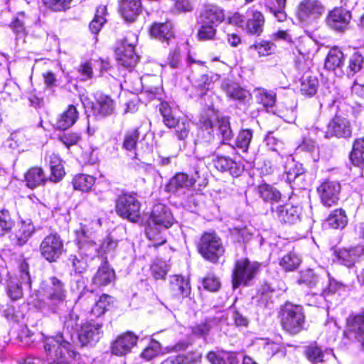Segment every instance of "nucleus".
I'll list each match as a JSON object with an SVG mask.
<instances>
[{
  "instance_id": "obj_1",
  "label": "nucleus",
  "mask_w": 364,
  "mask_h": 364,
  "mask_svg": "<svg viewBox=\"0 0 364 364\" xmlns=\"http://www.w3.org/2000/svg\"><path fill=\"white\" fill-rule=\"evenodd\" d=\"M78 316L73 312H70L65 317L63 321V328L62 332L56 336H43L44 343V350L48 353L53 352V348L58 344L64 347L65 350L70 357L74 359H80V355L73 347L71 342L73 340V336L77 332Z\"/></svg>"
},
{
  "instance_id": "obj_2",
  "label": "nucleus",
  "mask_w": 364,
  "mask_h": 364,
  "mask_svg": "<svg viewBox=\"0 0 364 364\" xmlns=\"http://www.w3.org/2000/svg\"><path fill=\"white\" fill-rule=\"evenodd\" d=\"M41 292L45 299L44 305L53 312H58L67 304L65 284L55 277L41 283Z\"/></svg>"
},
{
  "instance_id": "obj_3",
  "label": "nucleus",
  "mask_w": 364,
  "mask_h": 364,
  "mask_svg": "<svg viewBox=\"0 0 364 364\" xmlns=\"http://www.w3.org/2000/svg\"><path fill=\"white\" fill-rule=\"evenodd\" d=\"M193 168L195 176H189L183 172L176 173L166 184V191L173 193H183L186 190L192 188L197 179L204 177L205 163L203 160L198 159L193 165Z\"/></svg>"
},
{
  "instance_id": "obj_4",
  "label": "nucleus",
  "mask_w": 364,
  "mask_h": 364,
  "mask_svg": "<svg viewBox=\"0 0 364 364\" xmlns=\"http://www.w3.org/2000/svg\"><path fill=\"white\" fill-rule=\"evenodd\" d=\"M258 262H251L247 258L237 260L232 270V284L234 289L240 286H249L259 271Z\"/></svg>"
},
{
  "instance_id": "obj_5",
  "label": "nucleus",
  "mask_w": 364,
  "mask_h": 364,
  "mask_svg": "<svg viewBox=\"0 0 364 364\" xmlns=\"http://www.w3.org/2000/svg\"><path fill=\"white\" fill-rule=\"evenodd\" d=\"M305 322V315L303 307L287 303L282 309L281 324L282 328L291 334L300 332Z\"/></svg>"
},
{
  "instance_id": "obj_6",
  "label": "nucleus",
  "mask_w": 364,
  "mask_h": 364,
  "mask_svg": "<svg viewBox=\"0 0 364 364\" xmlns=\"http://www.w3.org/2000/svg\"><path fill=\"white\" fill-rule=\"evenodd\" d=\"M324 6L318 0H302L297 6L296 16L300 23L309 26L323 15Z\"/></svg>"
},
{
  "instance_id": "obj_7",
  "label": "nucleus",
  "mask_w": 364,
  "mask_h": 364,
  "mask_svg": "<svg viewBox=\"0 0 364 364\" xmlns=\"http://www.w3.org/2000/svg\"><path fill=\"white\" fill-rule=\"evenodd\" d=\"M31 280L28 272V265L23 262L20 265V272L18 276L14 278H9L6 285V294L9 298L14 301L23 298V287L31 288Z\"/></svg>"
},
{
  "instance_id": "obj_8",
  "label": "nucleus",
  "mask_w": 364,
  "mask_h": 364,
  "mask_svg": "<svg viewBox=\"0 0 364 364\" xmlns=\"http://www.w3.org/2000/svg\"><path fill=\"white\" fill-rule=\"evenodd\" d=\"M198 248L203 257L212 262H216L225 252L221 240L215 233H204Z\"/></svg>"
},
{
  "instance_id": "obj_9",
  "label": "nucleus",
  "mask_w": 364,
  "mask_h": 364,
  "mask_svg": "<svg viewBox=\"0 0 364 364\" xmlns=\"http://www.w3.org/2000/svg\"><path fill=\"white\" fill-rule=\"evenodd\" d=\"M140 203L134 194H122L116 200L115 210L118 215L132 222L140 218Z\"/></svg>"
},
{
  "instance_id": "obj_10",
  "label": "nucleus",
  "mask_w": 364,
  "mask_h": 364,
  "mask_svg": "<svg viewBox=\"0 0 364 364\" xmlns=\"http://www.w3.org/2000/svg\"><path fill=\"white\" fill-rule=\"evenodd\" d=\"M63 250V241L57 233H50L46 236L39 247L41 256L49 262H56Z\"/></svg>"
},
{
  "instance_id": "obj_11",
  "label": "nucleus",
  "mask_w": 364,
  "mask_h": 364,
  "mask_svg": "<svg viewBox=\"0 0 364 364\" xmlns=\"http://www.w3.org/2000/svg\"><path fill=\"white\" fill-rule=\"evenodd\" d=\"M75 235L80 255L86 259L94 258L97 254L99 245L93 240L92 232L87 230L85 225L80 224L75 230Z\"/></svg>"
},
{
  "instance_id": "obj_12",
  "label": "nucleus",
  "mask_w": 364,
  "mask_h": 364,
  "mask_svg": "<svg viewBox=\"0 0 364 364\" xmlns=\"http://www.w3.org/2000/svg\"><path fill=\"white\" fill-rule=\"evenodd\" d=\"M271 211L273 217L281 223L291 225L301 220L302 208L291 204L273 205Z\"/></svg>"
},
{
  "instance_id": "obj_13",
  "label": "nucleus",
  "mask_w": 364,
  "mask_h": 364,
  "mask_svg": "<svg viewBox=\"0 0 364 364\" xmlns=\"http://www.w3.org/2000/svg\"><path fill=\"white\" fill-rule=\"evenodd\" d=\"M351 18V12L348 9L336 7L328 12L326 22L332 30L343 33L347 30Z\"/></svg>"
},
{
  "instance_id": "obj_14",
  "label": "nucleus",
  "mask_w": 364,
  "mask_h": 364,
  "mask_svg": "<svg viewBox=\"0 0 364 364\" xmlns=\"http://www.w3.org/2000/svg\"><path fill=\"white\" fill-rule=\"evenodd\" d=\"M321 203L327 207L337 203L341 192V185L336 181L323 182L318 188Z\"/></svg>"
},
{
  "instance_id": "obj_15",
  "label": "nucleus",
  "mask_w": 364,
  "mask_h": 364,
  "mask_svg": "<svg viewBox=\"0 0 364 364\" xmlns=\"http://www.w3.org/2000/svg\"><path fill=\"white\" fill-rule=\"evenodd\" d=\"M138 338L132 332H127L118 336L111 346L112 354L123 356L131 352L136 345Z\"/></svg>"
},
{
  "instance_id": "obj_16",
  "label": "nucleus",
  "mask_w": 364,
  "mask_h": 364,
  "mask_svg": "<svg viewBox=\"0 0 364 364\" xmlns=\"http://www.w3.org/2000/svg\"><path fill=\"white\" fill-rule=\"evenodd\" d=\"M149 221L160 225L164 229H168L173 225L175 220L171 210L167 206L158 203L153 206Z\"/></svg>"
},
{
  "instance_id": "obj_17",
  "label": "nucleus",
  "mask_w": 364,
  "mask_h": 364,
  "mask_svg": "<svg viewBox=\"0 0 364 364\" xmlns=\"http://www.w3.org/2000/svg\"><path fill=\"white\" fill-rule=\"evenodd\" d=\"M102 324L99 323H86L78 332V340L82 346L97 342L102 333Z\"/></svg>"
},
{
  "instance_id": "obj_18",
  "label": "nucleus",
  "mask_w": 364,
  "mask_h": 364,
  "mask_svg": "<svg viewBox=\"0 0 364 364\" xmlns=\"http://www.w3.org/2000/svg\"><path fill=\"white\" fill-rule=\"evenodd\" d=\"M352 130L349 121L343 117H336L328 125L325 137L331 136L347 138L351 136Z\"/></svg>"
},
{
  "instance_id": "obj_19",
  "label": "nucleus",
  "mask_w": 364,
  "mask_h": 364,
  "mask_svg": "<svg viewBox=\"0 0 364 364\" xmlns=\"http://www.w3.org/2000/svg\"><path fill=\"white\" fill-rule=\"evenodd\" d=\"M116 59L119 64L126 68L134 67L138 61L134 47L127 42H123L116 49Z\"/></svg>"
},
{
  "instance_id": "obj_20",
  "label": "nucleus",
  "mask_w": 364,
  "mask_h": 364,
  "mask_svg": "<svg viewBox=\"0 0 364 364\" xmlns=\"http://www.w3.org/2000/svg\"><path fill=\"white\" fill-rule=\"evenodd\" d=\"M214 142L215 136L213 130L200 129L196 139V149L198 151L204 150L203 158L209 156L215 151V145Z\"/></svg>"
},
{
  "instance_id": "obj_21",
  "label": "nucleus",
  "mask_w": 364,
  "mask_h": 364,
  "mask_svg": "<svg viewBox=\"0 0 364 364\" xmlns=\"http://www.w3.org/2000/svg\"><path fill=\"white\" fill-rule=\"evenodd\" d=\"M142 11L141 0H121L119 11L127 22H134Z\"/></svg>"
},
{
  "instance_id": "obj_22",
  "label": "nucleus",
  "mask_w": 364,
  "mask_h": 364,
  "mask_svg": "<svg viewBox=\"0 0 364 364\" xmlns=\"http://www.w3.org/2000/svg\"><path fill=\"white\" fill-rule=\"evenodd\" d=\"M336 259L341 264L351 267L360 257H364V246H358L351 249H341L335 251Z\"/></svg>"
},
{
  "instance_id": "obj_23",
  "label": "nucleus",
  "mask_w": 364,
  "mask_h": 364,
  "mask_svg": "<svg viewBox=\"0 0 364 364\" xmlns=\"http://www.w3.org/2000/svg\"><path fill=\"white\" fill-rule=\"evenodd\" d=\"M278 159L284 162V172L287 175V180L289 183L294 181L298 176L304 173L302 164L296 161L291 156L277 155L275 160L277 161Z\"/></svg>"
},
{
  "instance_id": "obj_24",
  "label": "nucleus",
  "mask_w": 364,
  "mask_h": 364,
  "mask_svg": "<svg viewBox=\"0 0 364 364\" xmlns=\"http://www.w3.org/2000/svg\"><path fill=\"white\" fill-rule=\"evenodd\" d=\"M247 18L245 23L246 31L252 35L259 36L263 31L264 17L263 14L257 10H248Z\"/></svg>"
},
{
  "instance_id": "obj_25",
  "label": "nucleus",
  "mask_w": 364,
  "mask_h": 364,
  "mask_svg": "<svg viewBox=\"0 0 364 364\" xmlns=\"http://www.w3.org/2000/svg\"><path fill=\"white\" fill-rule=\"evenodd\" d=\"M115 279V273L109 267L107 261H104L92 277V284L97 287H105L112 283Z\"/></svg>"
},
{
  "instance_id": "obj_26",
  "label": "nucleus",
  "mask_w": 364,
  "mask_h": 364,
  "mask_svg": "<svg viewBox=\"0 0 364 364\" xmlns=\"http://www.w3.org/2000/svg\"><path fill=\"white\" fill-rule=\"evenodd\" d=\"M225 19L223 10L218 6H207L200 15V21L205 24L218 26Z\"/></svg>"
},
{
  "instance_id": "obj_27",
  "label": "nucleus",
  "mask_w": 364,
  "mask_h": 364,
  "mask_svg": "<svg viewBox=\"0 0 364 364\" xmlns=\"http://www.w3.org/2000/svg\"><path fill=\"white\" fill-rule=\"evenodd\" d=\"M325 276L326 273L322 270L316 271L313 269H307L300 272L298 283L310 288L316 287L320 284Z\"/></svg>"
},
{
  "instance_id": "obj_28",
  "label": "nucleus",
  "mask_w": 364,
  "mask_h": 364,
  "mask_svg": "<svg viewBox=\"0 0 364 364\" xmlns=\"http://www.w3.org/2000/svg\"><path fill=\"white\" fill-rule=\"evenodd\" d=\"M345 334L347 336H353L357 341L364 336V314H358L348 318Z\"/></svg>"
},
{
  "instance_id": "obj_29",
  "label": "nucleus",
  "mask_w": 364,
  "mask_h": 364,
  "mask_svg": "<svg viewBox=\"0 0 364 364\" xmlns=\"http://www.w3.org/2000/svg\"><path fill=\"white\" fill-rule=\"evenodd\" d=\"M79 113L75 105H70L67 109L60 114L56 127L60 129H67L72 127L77 120Z\"/></svg>"
},
{
  "instance_id": "obj_30",
  "label": "nucleus",
  "mask_w": 364,
  "mask_h": 364,
  "mask_svg": "<svg viewBox=\"0 0 364 364\" xmlns=\"http://www.w3.org/2000/svg\"><path fill=\"white\" fill-rule=\"evenodd\" d=\"M34 230L31 220H22L18 223L14 233L16 245L22 246L26 244L34 232Z\"/></svg>"
},
{
  "instance_id": "obj_31",
  "label": "nucleus",
  "mask_w": 364,
  "mask_h": 364,
  "mask_svg": "<svg viewBox=\"0 0 364 364\" xmlns=\"http://www.w3.org/2000/svg\"><path fill=\"white\" fill-rule=\"evenodd\" d=\"M170 289L176 296L187 297L191 293L189 282L180 275H173L170 279Z\"/></svg>"
},
{
  "instance_id": "obj_32",
  "label": "nucleus",
  "mask_w": 364,
  "mask_h": 364,
  "mask_svg": "<svg viewBox=\"0 0 364 364\" xmlns=\"http://www.w3.org/2000/svg\"><path fill=\"white\" fill-rule=\"evenodd\" d=\"M214 165L220 171L229 172L233 176H239L242 171L237 163L228 156H217L214 160Z\"/></svg>"
},
{
  "instance_id": "obj_33",
  "label": "nucleus",
  "mask_w": 364,
  "mask_h": 364,
  "mask_svg": "<svg viewBox=\"0 0 364 364\" xmlns=\"http://www.w3.org/2000/svg\"><path fill=\"white\" fill-rule=\"evenodd\" d=\"M48 181L43 170L40 167H33L25 174L26 186L30 188H35L43 185Z\"/></svg>"
},
{
  "instance_id": "obj_34",
  "label": "nucleus",
  "mask_w": 364,
  "mask_h": 364,
  "mask_svg": "<svg viewBox=\"0 0 364 364\" xmlns=\"http://www.w3.org/2000/svg\"><path fill=\"white\" fill-rule=\"evenodd\" d=\"M166 230V229L160 227V225L149 221V224L146 228V235L147 238L153 242V246L159 247L166 243V239L164 235V231Z\"/></svg>"
},
{
  "instance_id": "obj_35",
  "label": "nucleus",
  "mask_w": 364,
  "mask_h": 364,
  "mask_svg": "<svg viewBox=\"0 0 364 364\" xmlns=\"http://www.w3.org/2000/svg\"><path fill=\"white\" fill-rule=\"evenodd\" d=\"M344 55L343 52L337 47L329 50L324 63V68L328 70H335L341 68L344 63Z\"/></svg>"
},
{
  "instance_id": "obj_36",
  "label": "nucleus",
  "mask_w": 364,
  "mask_h": 364,
  "mask_svg": "<svg viewBox=\"0 0 364 364\" xmlns=\"http://www.w3.org/2000/svg\"><path fill=\"white\" fill-rule=\"evenodd\" d=\"M224 90L228 97L242 104H245L250 98L249 91L235 83L227 84Z\"/></svg>"
},
{
  "instance_id": "obj_37",
  "label": "nucleus",
  "mask_w": 364,
  "mask_h": 364,
  "mask_svg": "<svg viewBox=\"0 0 364 364\" xmlns=\"http://www.w3.org/2000/svg\"><path fill=\"white\" fill-rule=\"evenodd\" d=\"M150 34L161 41L168 42L173 36L172 24L171 22L155 23L150 29Z\"/></svg>"
},
{
  "instance_id": "obj_38",
  "label": "nucleus",
  "mask_w": 364,
  "mask_h": 364,
  "mask_svg": "<svg viewBox=\"0 0 364 364\" xmlns=\"http://www.w3.org/2000/svg\"><path fill=\"white\" fill-rule=\"evenodd\" d=\"M200 358V353L189 352L186 354L171 355L163 360L161 364H194L198 362Z\"/></svg>"
},
{
  "instance_id": "obj_39",
  "label": "nucleus",
  "mask_w": 364,
  "mask_h": 364,
  "mask_svg": "<svg viewBox=\"0 0 364 364\" xmlns=\"http://www.w3.org/2000/svg\"><path fill=\"white\" fill-rule=\"evenodd\" d=\"M45 353L46 354L48 364H69L70 359H73L69 356L67 352L65 350L64 347L63 346H60L59 344L53 348V352L48 353L45 350Z\"/></svg>"
},
{
  "instance_id": "obj_40",
  "label": "nucleus",
  "mask_w": 364,
  "mask_h": 364,
  "mask_svg": "<svg viewBox=\"0 0 364 364\" xmlns=\"http://www.w3.org/2000/svg\"><path fill=\"white\" fill-rule=\"evenodd\" d=\"M218 74L212 73L201 75L196 81L194 86L198 90V94L203 96L210 89L211 85L219 80Z\"/></svg>"
},
{
  "instance_id": "obj_41",
  "label": "nucleus",
  "mask_w": 364,
  "mask_h": 364,
  "mask_svg": "<svg viewBox=\"0 0 364 364\" xmlns=\"http://www.w3.org/2000/svg\"><path fill=\"white\" fill-rule=\"evenodd\" d=\"M260 197L265 202L274 203L279 201L282 194L276 188L269 184H262L258 188Z\"/></svg>"
},
{
  "instance_id": "obj_42",
  "label": "nucleus",
  "mask_w": 364,
  "mask_h": 364,
  "mask_svg": "<svg viewBox=\"0 0 364 364\" xmlns=\"http://www.w3.org/2000/svg\"><path fill=\"white\" fill-rule=\"evenodd\" d=\"M329 226L334 229H343L348 223V217L346 211L342 208L333 210L327 218Z\"/></svg>"
},
{
  "instance_id": "obj_43",
  "label": "nucleus",
  "mask_w": 364,
  "mask_h": 364,
  "mask_svg": "<svg viewBox=\"0 0 364 364\" xmlns=\"http://www.w3.org/2000/svg\"><path fill=\"white\" fill-rule=\"evenodd\" d=\"M318 81L315 76L304 75L301 80L300 91L302 95L307 96L314 95L318 90Z\"/></svg>"
},
{
  "instance_id": "obj_44",
  "label": "nucleus",
  "mask_w": 364,
  "mask_h": 364,
  "mask_svg": "<svg viewBox=\"0 0 364 364\" xmlns=\"http://www.w3.org/2000/svg\"><path fill=\"white\" fill-rule=\"evenodd\" d=\"M364 67V55L360 51L354 52L349 58L346 73L353 76Z\"/></svg>"
},
{
  "instance_id": "obj_45",
  "label": "nucleus",
  "mask_w": 364,
  "mask_h": 364,
  "mask_svg": "<svg viewBox=\"0 0 364 364\" xmlns=\"http://www.w3.org/2000/svg\"><path fill=\"white\" fill-rule=\"evenodd\" d=\"M95 178L87 174L76 175L73 179V185L75 190L87 192L94 186Z\"/></svg>"
},
{
  "instance_id": "obj_46",
  "label": "nucleus",
  "mask_w": 364,
  "mask_h": 364,
  "mask_svg": "<svg viewBox=\"0 0 364 364\" xmlns=\"http://www.w3.org/2000/svg\"><path fill=\"white\" fill-rule=\"evenodd\" d=\"M255 97L258 103L266 108L273 107L276 102V94L272 91H267L264 88L255 90Z\"/></svg>"
},
{
  "instance_id": "obj_47",
  "label": "nucleus",
  "mask_w": 364,
  "mask_h": 364,
  "mask_svg": "<svg viewBox=\"0 0 364 364\" xmlns=\"http://www.w3.org/2000/svg\"><path fill=\"white\" fill-rule=\"evenodd\" d=\"M301 263V259L294 252H289L279 260L280 267L287 272L296 269Z\"/></svg>"
},
{
  "instance_id": "obj_48",
  "label": "nucleus",
  "mask_w": 364,
  "mask_h": 364,
  "mask_svg": "<svg viewBox=\"0 0 364 364\" xmlns=\"http://www.w3.org/2000/svg\"><path fill=\"white\" fill-rule=\"evenodd\" d=\"M218 129L222 137V143L228 144L233 137V132L230 128L228 117H220L218 119Z\"/></svg>"
},
{
  "instance_id": "obj_49",
  "label": "nucleus",
  "mask_w": 364,
  "mask_h": 364,
  "mask_svg": "<svg viewBox=\"0 0 364 364\" xmlns=\"http://www.w3.org/2000/svg\"><path fill=\"white\" fill-rule=\"evenodd\" d=\"M98 113L102 116L111 114L114 109V101L107 95H100L97 98Z\"/></svg>"
},
{
  "instance_id": "obj_50",
  "label": "nucleus",
  "mask_w": 364,
  "mask_h": 364,
  "mask_svg": "<svg viewBox=\"0 0 364 364\" xmlns=\"http://www.w3.org/2000/svg\"><path fill=\"white\" fill-rule=\"evenodd\" d=\"M106 6H100L97 7L95 18L90 23V29L92 33L97 34L102 28L104 23L106 22L105 15L106 14Z\"/></svg>"
},
{
  "instance_id": "obj_51",
  "label": "nucleus",
  "mask_w": 364,
  "mask_h": 364,
  "mask_svg": "<svg viewBox=\"0 0 364 364\" xmlns=\"http://www.w3.org/2000/svg\"><path fill=\"white\" fill-rule=\"evenodd\" d=\"M252 136H253V132L251 129H242L239 132V134L236 138V141H235L236 146L238 149H241L243 152H247L249 149L250 142L252 139Z\"/></svg>"
},
{
  "instance_id": "obj_52",
  "label": "nucleus",
  "mask_w": 364,
  "mask_h": 364,
  "mask_svg": "<svg viewBox=\"0 0 364 364\" xmlns=\"http://www.w3.org/2000/svg\"><path fill=\"white\" fill-rule=\"evenodd\" d=\"M139 139V132L138 129H134L126 132L124 136L122 147L127 151L134 150Z\"/></svg>"
},
{
  "instance_id": "obj_53",
  "label": "nucleus",
  "mask_w": 364,
  "mask_h": 364,
  "mask_svg": "<svg viewBox=\"0 0 364 364\" xmlns=\"http://www.w3.org/2000/svg\"><path fill=\"white\" fill-rule=\"evenodd\" d=\"M111 303V297L107 294L102 295L97 301H95L91 313L95 316H100L107 311Z\"/></svg>"
},
{
  "instance_id": "obj_54",
  "label": "nucleus",
  "mask_w": 364,
  "mask_h": 364,
  "mask_svg": "<svg viewBox=\"0 0 364 364\" xmlns=\"http://www.w3.org/2000/svg\"><path fill=\"white\" fill-rule=\"evenodd\" d=\"M24 13L20 12L17 17L11 23V28L16 33L17 38H23L26 36V28L23 22Z\"/></svg>"
},
{
  "instance_id": "obj_55",
  "label": "nucleus",
  "mask_w": 364,
  "mask_h": 364,
  "mask_svg": "<svg viewBox=\"0 0 364 364\" xmlns=\"http://www.w3.org/2000/svg\"><path fill=\"white\" fill-rule=\"evenodd\" d=\"M175 129L176 134L178 139H186L189 134L190 131V123L186 119H178L176 122V124L172 126Z\"/></svg>"
},
{
  "instance_id": "obj_56",
  "label": "nucleus",
  "mask_w": 364,
  "mask_h": 364,
  "mask_svg": "<svg viewBox=\"0 0 364 364\" xmlns=\"http://www.w3.org/2000/svg\"><path fill=\"white\" fill-rule=\"evenodd\" d=\"M308 360L313 364L323 362L324 354L322 350L316 346H308L305 351Z\"/></svg>"
},
{
  "instance_id": "obj_57",
  "label": "nucleus",
  "mask_w": 364,
  "mask_h": 364,
  "mask_svg": "<svg viewBox=\"0 0 364 364\" xmlns=\"http://www.w3.org/2000/svg\"><path fill=\"white\" fill-rule=\"evenodd\" d=\"M3 92L11 100H17L21 95V89L16 82L9 80L4 84Z\"/></svg>"
},
{
  "instance_id": "obj_58",
  "label": "nucleus",
  "mask_w": 364,
  "mask_h": 364,
  "mask_svg": "<svg viewBox=\"0 0 364 364\" xmlns=\"http://www.w3.org/2000/svg\"><path fill=\"white\" fill-rule=\"evenodd\" d=\"M201 27L198 32V36L200 40L207 41L213 39L216 33V27L211 24H205L200 21Z\"/></svg>"
},
{
  "instance_id": "obj_59",
  "label": "nucleus",
  "mask_w": 364,
  "mask_h": 364,
  "mask_svg": "<svg viewBox=\"0 0 364 364\" xmlns=\"http://www.w3.org/2000/svg\"><path fill=\"white\" fill-rule=\"evenodd\" d=\"M43 2L51 10L61 11L70 8L72 0H43Z\"/></svg>"
},
{
  "instance_id": "obj_60",
  "label": "nucleus",
  "mask_w": 364,
  "mask_h": 364,
  "mask_svg": "<svg viewBox=\"0 0 364 364\" xmlns=\"http://www.w3.org/2000/svg\"><path fill=\"white\" fill-rule=\"evenodd\" d=\"M161 351V344L159 342L152 340L149 345L141 353V356L146 360H151L156 356Z\"/></svg>"
},
{
  "instance_id": "obj_61",
  "label": "nucleus",
  "mask_w": 364,
  "mask_h": 364,
  "mask_svg": "<svg viewBox=\"0 0 364 364\" xmlns=\"http://www.w3.org/2000/svg\"><path fill=\"white\" fill-rule=\"evenodd\" d=\"M151 274L156 279H164L168 272L167 265L165 262L158 261L151 267Z\"/></svg>"
},
{
  "instance_id": "obj_62",
  "label": "nucleus",
  "mask_w": 364,
  "mask_h": 364,
  "mask_svg": "<svg viewBox=\"0 0 364 364\" xmlns=\"http://www.w3.org/2000/svg\"><path fill=\"white\" fill-rule=\"evenodd\" d=\"M274 48L273 43L263 41L252 45L250 48L257 50L260 56H265L269 55L274 50Z\"/></svg>"
},
{
  "instance_id": "obj_63",
  "label": "nucleus",
  "mask_w": 364,
  "mask_h": 364,
  "mask_svg": "<svg viewBox=\"0 0 364 364\" xmlns=\"http://www.w3.org/2000/svg\"><path fill=\"white\" fill-rule=\"evenodd\" d=\"M346 286L340 282L333 279L328 278V284L327 287L321 288V293L324 295H327L328 294L336 293L341 290H344Z\"/></svg>"
},
{
  "instance_id": "obj_64",
  "label": "nucleus",
  "mask_w": 364,
  "mask_h": 364,
  "mask_svg": "<svg viewBox=\"0 0 364 364\" xmlns=\"http://www.w3.org/2000/svg\"><path fill=\"white\" fill-rule=\"evenodd\" d=\"M203 287L210 291H216L220 287L219 279L213 275H208L203 280Z\"/></svg>"
}]
</instances>
